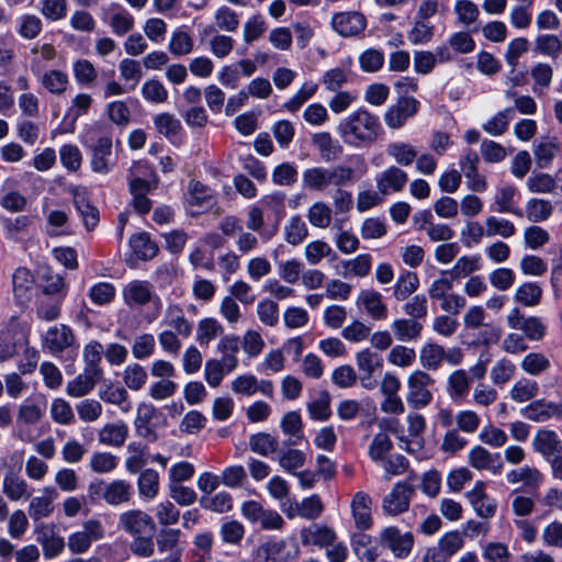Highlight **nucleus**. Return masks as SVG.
Returning <instances> with one entry per match:
<instances>
[{"label": "nucleus", "instance_id": "nucleus-21", "mask_svg": "<svg viewBox=\"0 0 562 562\" xmlns=\"http://www.w3.org/2000/svg\"><path fill=\"white\" fill-rule=\"evenodd\" d=\"M102 369L87 370L68 382L66 392L71 397H82L93 390L94 385L102 379Z\"/></svg>", "mask_w": 562, "mask_h": 562}, {"label": "nucleus", "instance_id": "nucleus-25", "mask_svg": "<svg viewBox=\"0 0 562 562\" xmlns=\"http://www.w3.org/2000/svg\"><path fill=\"white\" fill-rule=\"evenodd\" d=\"M37 541L42 546L43 554L46 559L58 557L67 546L64 538L54 532L53 528L42 526L37 531Z\"/></svg>", "mask_w": 562, "mask_h": 562}, {"label": "nucleus", "instance_id": "nucleus-40", "mask_svg": "<svg viewBox=\"0 0 562 562\" xmlns=\"http://www.w3.org/2000/svg\"><path fill=\"white\" fill-rule=\"evenodd\" d=\"M42 86L52 94H64L69 86L68 75L58 69H49L41 77Z\"/></svg>", "mask_w": 562, "mask_h": 562}, {"label": "nucleus", "instance_id": "nucleus-13", "mask_svg": "<svg viewBox=\"0 0 562 562\" xmlns=\"http://www.w3.org/2000/svg\"><path fill=\"white\" fill-rule=\"evenodd\" d=\"M468 462L476 470H486L493 474H499L504 467L499 453H492L482 446H474L470 450Z\"/></svg>", "mask_w": 562, "mask_h": 562}, {"label": "nucleus", "instance_id": "nucleus-8", "mask_svg": "<svg viewBox=\"0 0 562 562\" xmlns=\"http://www.w3.org/2000/svg\"><path fill=\"white\" fill-rule=\"evenodd\" d=\"M419 110V101L414 97H398L397 101L389 106L384 114V122L389 128L398 130L407 120Z\"/></svg>", "mask_w": 562, "mask_h": 562}, {"label": "nucleus", "instance_id": "nucleus-12", "mask_svg": "<svg viewBox=\"0 0 562 562\" xmlns=\"http://www.w3.org/2000/svg\"><path fill=\"white\" fill-rule=\"evenodd\" d=\"M507 324L513 329L522 330L530 340H540L546 334V326L539 317H524L517 307L509 312Z\"/></svg>", "mask_w": 562, "mask_h": 562}, {"label": "nucleus", "instance_id": "nucleus-5", "mask_svg": "<svg viewBox=\"0 0 562 562\" xmlns=\"http://www.w3.org/2000/svg\"><path fill=\"white\" fill-rule=\"evenodd\" d=\"M379 543L397 559H406L411 555L415 538L411 531H401L395 526H389L381 530Z\"/></svg>", "mask_w": 562, "mask_h": 562}, {"label": "nucleus", "instance_id": "nucleus-16", "mask_svg": "<svg viewBox=\"0 0 562 562\" xmlns=\"http://www.w3.org/2000/svg\"><path fill=\"white\" fill-rule=\"evenodd\" d=\"M372 499L369 494L364 492H357L351 501V513L357 529L363 531L368 530L373 525L371 515Z\"/></svg>", "mask_w": 562, "mask_h": 562}, {"label": "nucleus", "instance_id": "nucleus-17", "mask_svg": "<svg viewBox=\"0 0 562 562\" xmlns=\"http://www.w3.org/2000/svg\"><path fill=\"white\" fill-rule=\"evenodd\" d=\"M408 181L407 173L397 166H391L376 178V187L382 195L400 192Z\"/></svg>", "mask_w": 562, "mask_h": 562}, {"label": "nucleus", "instance_id": "nucleus-59", "mask_svg": "<svg viewBox=\"0 0 562 562\" xmlns=\"http://www.w3.org/2000/svg\"><path fill=\"white\" fill-rule=\"evenodd\" d=\"M251 451L267 457L278 450V440L268 432H258L249 438Z\"/></svg>", "mask_w": 562, "mask_h": 562}, {"label": "nucleus", "instance_id": "nucleus-32", "mask_svg": "<svg viewBox=\"0 0 562 562\" xmlns=\"http://www.w3.org/2000/svg\"><path fill=\"white\" fill-rule=\"evenodd\" d=\"M471 385V378L468 372L460 369L453 371L447 381V391L451 400L453 401H462L464 400L469 392Z\"/></svg>", "mask_w": 562, "mask_h": 562}, {"label": "nucleus", "instance_id": "nucleus-51", "mask_svg": "<svg viewBox=\"0 0 562 562\" xmlns=\"http://www.w3.org/2000/svg\"><path fill=\"white\" fill-rule=\"evenodd\" d=\"M139 495L153 499L159 491V475L154 469L143 471L137 480Z\"/></svg>", "mask_w": 562, "mask_h": 562}, {"label": "nucleus", "instance_id": "nucleus-6", "mask_svg": "<svg viewBox=\"0 0 562 562\" xmlns=\"http://www.w3.org/2000/svg\"><path fill=\"white\" fill-rule=\"evenodd\" d=\"M117 527L132 538L146 533L153 535L156 529L153 517L142 509H128L121 513Z\"/></svg>", "mask_w": 562, "mask_h": 562}, {"label": "nucleus", "instance_id": "nucleus-18", "mask_svg": "<svg viewBox=\"0 0 562 562\" xmlns=\"http://www.w3.org/2000/svg\"><path fill=\"white\" fill-rule=\"evenodd\" d=\"M58 497V492L54 486H45L41 496H35L29 504V515L32 520L37 521L49 517L54 512V501Z\"/></svg>", "mask_w": 562, "mask_h": 562}, {"label": "nucleus", "instance_id": "nucleus-53", "mask_svg": "<svg viewBox=\"0 0 562 562\" xmlns=\"http://www.w3.org/2000/svg\"><path fill=\"white\" fill-rule=\"evenodd\" d=\"M530 76L535 82L532 90L540 95L544 89L550 87L553 69L549 64L538 63L531 68Z\"/></svg>", "mask_w": 562, "mask_h": 562}, {"label": "nucleus", "instance_id": "nucleus-29", "mask_svg": "<svg viewBox=\"0 0 562 562\" xmlns=\"http://www.w3.org/2000/svg\"><path fill=\"white\" fill-rule=\"evenodd\" d=\"M2 492L11 502L29 499L32 495L29 483L20 475L12 473L3 477Z\"/></svg>", "mask_w": 562, "mask_h": 562}, {"label": "nucleus", "instance_id": "nucleus-35", "mask_svg": "<svg viewBox=\"0 0 562 562\" xmlns=\"http://www.w3.org/2000/svg\"><path fill=\"white\" fill-rule=\"evenodd\" d=\"M470 502L476 514L483 518L494 516L496 512L495 502L484 492L483 483H477L475 488L469 493Z\"/></svg>", "mask_w": 562, "mask_h": 562}, {"label": "nucleus", "instance_id": "nucleus-34", "mask_svg": "<svg viewBox=\"0 0 562 562\" xmlns=\"http://www.w3.org/2000/svg\"><path fill=\"white\" fill-rule=\"evenodd\" d=\"M223 333L224 327L216 318L205 317L198 323L195 340L201 347H205Z\"/></svg>", "mask_w": 562, "mask_h": 562}, {"label": "nucleus", "instance_id": "nucleus-39", "mask_svg": "<svg viewBox=\"0 0 562 562\" xmlns=\"http://www.w3.org/2000/svg\"><path fill=\"white\" fill-rule=\"evenodd\" d=\"M239 338L235 335L222 337L217 345V350L223 355L222 360H224L227 372H232L238 366L236 353L239 350Z\"/></svg>", "mask_w": 562, "mask_h": 562}, {"label": "nucleus", "instance_id": "nucleus-60", "mask_svg": "<svg viewBox=\"0 0 562 562\" xmlns=\"http://www.w3.org/2000/svg\"><path fill=\"white\" fill-rule=\"evenodd\" d=\"M514 109L507 108L483 124V130L493 136H499L508 130L509 121L513 119Z\"/></svg>", "mask_w": 562, "mask_h": 562}, {"label": "nucleus", "instance_id": "nucleus-26", "mask_svg": "<svg viewBox=\"0 0 562 562\" xmlns=\"http://www.w3.org/2000/svg\"><path fill=\"white\" fill-rule=\"evenodd\" d=\"M128 436V427L124 422L108 423L98 431V441L103 446L122 447Z\"/></svg>", "mask_w": 562, "mask_h": 562}, {"label": "nucleus", "instance_id": "nucleus-52", "mask_svg": "<svg viewBox=\"0 0 562 562\" xmlns=\"http://www.w3.org/2000/svg\"><path fill=\"white\" fill-rule=\"evenodd\" d=\"M533 50L557 58L562 52V41L554 34H541L535 40Z\"/></svg>", "mask_w": 562, "mask_h": 562}, {"label": "nucleus", "instance_id": "nucleus-61", "mask_svg": "<svg viewBox=\"0 0 562 562\" xmlns=\"http://www.w3.org/2000/svg\"><path fill=\"white\" fill-rule=\"evenodd\" d=\"M308 235V229L301 216H292L284 227V238L291 245L301 244Z\"/></svg>", "mask_w": 562, "mask_h": 562}, {"label": "nucleus", "instance_id": "nucleus-55", "mask_svg": "<svg viewBox=\"0 0 562 562\" xmlns=\"http://www.w3.org/2000/svg\"><path fill=\"white\" fill-rule=\"evenodd\" d=\"M142 97L151 103H165L168 100V90L158 79L146 80L140 89Z\"/></svg>", "mask_w": 562, "mask_h": 562}, {"label": "nucleus", "instance_id": "nucleus-36", "mask_svg": "<svg viewBox=\"0 0 562 562\" xmlns=\"http://www.w3.org/2000/svg\"><path fill=\"white\" fill-rule=\"evenodd\" d=\"M507 481L512 484L521 482L526 487L533 490L542 484L543 475L537 468L525 465L508 472Z\"/></svg>", "mask_w": 562, "mask_h": 562}, {"label": "nucleus", "instance_id": "nucleus-50", "mask_svg": "<svg viewBox=\"0 0 562 562\" xmlns=\"http://www.w3.org/2000/svg\"><path fill=\"white\" fill-rule=\"evenodd\" d=\"M542 297V289L535 282H525L515 292L514 299L524 306H536Z\"/></svg>", "mask_w": 562, "mask_h": 562}, {"label": "nucleus", "instance_id": "nucleus-41", "mask_svg": "<svg viewBox=\"0 0 562 562\" xmlns=\"http://www.w3.org/2000/svg\"><path fill=\"white\" fill-rule=\"evenodd\" d=\"M328 169L325 167H312L302 175L303 186L311 191L323 192L328 189Z\"/></svg>", "mask_w": 562, "mask_h": 562}, {"label": "nucleus", "instance_id": "nucleus-20", "mask_svg": "<svg viewBox=\"0 0 562 562\" xmlns=\"http://www.w3.org/2000/svg\"><path fill=\"white\" fill-rule=\"evenodd\" d=\"M75 341L72 329L64 324L50 327L44 337V345L52 353H59Z\"/></svg>", "mask_w": 562, "mask_h": 562}, {"label": "nucleus", "instance_id": "nucleus-33", "mask_svg": "<svg viewBox=\"0 0 562 562\" xmlns=\"http://www.w3.org/2000/svg\"><path fill=\"white\" fill-rule=\"evenodd\" d=\"M386 155L393 159L398 166H409L417 158V149L409 143L392 142L386 146Z\"/></svg>", "mask_w": 562, "mask_h": 562}, {"label": "nucleus", "instance_id": "nucleus-28", "mask_svg": "<svg viewBox=\"0 0 562 562\" xmlns=\"http://www.w3.org/2000/svg\"><path fill=\"white\" fill-rule=\"evenodd\" d=\"M533 448L546 458L562 454V441L558 435L549 429H541L533 439Z\"/></svg>", "mask_w": 562, "mask_h": 562}, {"label": "nucleus", "instance_id": "nucleus-24", "mask_svg": "<svg viewBox=\"0 0 562 562\" xmlns=\"http://www.w3.org/2000/svg\"><path fill=\"white\" fill-rule=\"evenodd\" d=\"M134 494L133 485L125 480H114L104 484L102 497L109 505L119 506L128 503Z\"/></svg>", "mask_w": 562, "mask_h": 562}, {"label": "nucleus", "instance_id": "nucleus-57", "mask_svg": "<svg viewBox=\"0 0 562 562\" xmlns=\"http://www.w3.org/2000/svg\"><path fill=\"white\" fill-rule=\"evenodd\" d=\"M356 363L361 373L373 374L383 367V359L379 353L366 348L357 352Z\"/></svg>", "mask_w": 562, "mask_h": 562}, {"label": "nucleus", "instance_id": "nucleus-3", "mask_svg": "<svg viewBox=\"0 0 562 562\" xmlns=\"http://www.w3.org/2000/svg\"><path fill=\"white\" fill-rule=\"evenodd\" d=\"M47 402L43 395L26 398L19 405L15 417V436L20 440L25 442H30L32 440L27 428L42 422Z\"/></svg>", "mask_w": 562, "mask_h": 562}, {"label": "nucleus", "instance_id": "nucleus-45", "mask_svg": "<svg viewBox=\"0 0 562 562\" xmlns=\"http://www.w3.org/2000/svg\"><path fill=\"white\" fill-rule=\"evenodd\" d=\"M74 203L80 213L83 224L88 231H92L99 223V211L86 198L85 194L76 192Z\"/></svg>", "mask_w": 562, "mask_h": 562}, {"label": "nucleus", "instance_id": "nucleus-43", "mask_svg": "<svg viewBox=\"0 0 562 562\" xmlns=\"http://www.w3.org/2000/svg\"><path fill=\"white\" fill-rule=\"evenodd\" d=\"M130 245L136 256L142 260H150L158 254V246L147 233H139L132 236Z\"/></svg>", "mask_w": 562, "mask_h": 562}, {"label": "nucleus", "instance_id": "nucleus-23", "mask_svg": "<svg viewBox=\"0 0 562 562\" xmlns=\"http://www.w3.org/2000/svg\"><path fill=\"white\" fill-rule=\"evenodd\" d=\"M106 22L116 36L128 34L135 25L134 16L124 7L115 3L110 7Z\"/></svg>", "mask_w": 562, "mask_h": 562}, {"label": "nucleus", "instance_id": "nucleus-7", "mask_svg": "<svg viewBox=\"0 0 562 562\" xmlns=\"http://www.w3.org/2000/svg\"><path fill=\"white\" fill-rule=\"evenodd\" d=\"M415 490L407 481L397 482L382 501V509L389 516H397L408 510Z\"/></svg>", "mask_w": 562, "mask_h": 562}, {"label": "nucleus", "instance_id": "nucleus-14", "mask_svg": "<svg viewBox=\"0 0 562 562\" xmlns=\"http://www.w3.org/2000/svg\"><path fill=\"white\" fill-rule=\"evenodd\" d=\"M521 414L529 420L536 423L547 422L550 418H562V403L535 401L521 409Z\"/></svg>", "mask_w": 562, "mask_h": 562}, {"label": "nucleus", "instance_id": "nucleus-1", "mask_svg": "<svg viewBox=\"0 0 562 562\" xmlns=\"http://www.w3.org/2000/svg\"><path fill=\"white\" fill-rule=\"evenodd\" d=\"M337 132L345 144L363 147L375 143L383 128L378 115L366 108H358L339 122Z\"/></svg>", "mask_w": 562, "mask_h": 562}, {"label": "nucleus", "instance_id": "nucleus-19", "mask_svg": "<svg viewBox=\"0 0 562 562\" xmlns=\"http://www.w3.org/2000/svg\"><path fill=\"white\" fill-rule=\"evenodd\" d=\"M91 169L101 175H106L112 168L110 156L112 154V139L109 136H101L91 148Z\"/></svg>", "mask_w": 562, "mask_h": 562}, {"label": "nucleus", "instance_id": "nucleus-44", "mask_svg": "<svg viewBox=\"0 0 562 562\" xmlns=\"http://www.w3.org/2000/svg\"><path fill=\"white\" fill-rule=\"evenodd\" d=\"M526 216L532 223L547 221L553 213V205L549 200L532 198L526 203Z\"/></svg>", "mask_w": 562, "mask_h": 562}, {"label": "nucleus", "instance_id": "nucleus-11", "mask_svg": "<svg viewBox=\"0 0 562 562\" xmlns=\"http://www.w3.org/2000/svg\"><path fill=\"white\" fill-rule=\"evenodd\" d=\"M300 538L304 547L312 546L325 549L338 539V535L333 527L314 522L301 529Z\"/></svg>", "mask_w": 562, "mask_h": 562}, {"label": "nucleus", "instance_id": "nucleus-2", "mask_svg": "<svg viewBox=\"0 0 562 562\" xmlns=\"http://www.w3.org/2000/svg\"><path fill=\"white\" fill-rule=\"evenodd\" d=\"M436 380L422 369L412 371L406 379V402L413 409L427 407L434 400Z\"/></svg>", "mask_w": 562, "mask_h": 562}, {"label": "nucleus", "instance_id": "nucleus-63", "mask_svg": "<svg viewBox=\"0 0 562 562\" xmlns=\"http://www.w3.org/2000/svg\"><path fill=\"white\" fill-rule=\"evenodd\" d=\"M307 411L312 419H328L331 415L329 393L326 391L321 392L316 398L307 404Z\"/></svg>", "mask_w": 562, "mask_h": 562}, {"label": "nucleus", "instance_id": "nucleus-49", "mask_svg": "<svg viewBox=\"0 0 562 562\" xmlns=\"http://www.w3.org/2000/svg\"><path fill=\"white\" fill-rule=\"evenodd\" d=\"M193 47V38L182 29H178L172 33L168 44L169 52L176 57L189 55L192 53Z\"/></svg>", "mask_w": 562, "mask_h": 562}, {"label": "nucleus", "instance_id": "nucleus-27", "mask_svg": "<svg viewBox=\"0 0 562 562\" xmlns=\"http://www.w3.org/2000/svg\"><path fill=\"white\" fill-rule=\"evenodd\" d=\"M34 283V277L29 269L24 267L15 269L12 277V285L18 304H24L30 300Z\"/></svg>", "mask_w": 562, "mask_h": 562}, {"label": "nucleus", "instance_id": "nucleus-9", "mask_svg": "<svg viewBox=\"0 0 562 562\" xmlns=\"http://www.w3.org/2000/svg\"><path fill=\"white\" fill-rule=\"evenodd\" d=\"M331 27L342 37L358 36L367 27L366 16L358 11L335 13L330 21Z\"/></svg>", "mask_w": 562, "mask_h": 562}, {"label": "nucleus", "instance_id": "nucleus-38", "mask_svg": "<svg viewBox=\"0 0 562 562\" xmlns=\"http://www.w3.org/2000/svg\"><path fill=\"white\" fill-rule=\"evenodd\" d=\"M371 542V536L363 532L351 536L352 550L361 562H375L378 560L379 551L376 548L370 547Z\"/></svg>", "mask_w": 562, "mask_h": 562}, {"label": "nucleus", "instance_id": "nucleus-62", "mask_svg": "<svg viewBox=\"0 0 562 562\" xmlns=\"http://www.w3.org/2000/svg\"><path fill=\"white\" fill-rule=\"evenodd\" d=\"M154 124L157 132L168 138L177 136L182 128L180 120L167 112L157 114Z\"/></svg>", "mask_w": 562, "mask_h": 562}, {"label": "nucleus", "instance_id": "nucleus-31", "mask_svg": "<svg viewBox=\"0 0 562 562\" xmlns=\"http://www.w3.org/2000/svg\"><path fill=\"white\" fill-rule=\"evenodd\" d=\"M164 323L180 336L189 337L192 333V324L186 318L184 312L179 304L168 305Z\"/></svg>", "mask_w": 562, "mask_h": 562}, {"label": "nucleus", "instance_id": "nucleus-42", "mask_svg": "<svg viewBox=\"0 0 562 562\" xmlns=\"http://www.w3.org/2000/svg\"><path fill=\"white\" fill-rule=\"evenodd\" d=\"M445 358V348L436 342L426 344L419 351V361L426 370H438Z\"/></svg>", "mask_w": 562, "mask_h": 562}, {"label": "nucleus", "instance_id": "nucleus-37", "mask_svg": "<svg viewBox=\"0 0 562 562\" xmlns=\"http://www.w3.org/2000/svg\"><path fill=\"white\" fill-rule=\"evenodd\" d=\"M313 145L318 149L321 157L325 161L336 159L342 151L341 145L334 140L327 132L316 133L312 137Z\"/></svg>", "mask_w": 562, "mask_h": 562}, {"label": "nucleus", "instance_id": "nucleus-56", "mask_svg": "<svg viewBox=\"0 0 562 562\" xmlns=\"http://www.w3.org/2000/svg\"><path fill=\"white\" fill-rule=\"evenodd\" d=\"M148 374L144 367L138 363L128 364L123 372V381L132 391L142 390L147 383Z\"/></svg>", "mask_w": 562, "mask_h": 562}, {"label": "nucleus", "instance_id": "nucleus-58", "mask_svg": "<svg viewBox=\"0 0 562 562\" xmlns=\"http://www.w3.org/2000/svg\"><path fill=\"white\" fill-rule=\"evenodd\" d=\"M485 226L486 237L501 236L503 238H509L516 233V227L513 222L496 216L486 217Z\"/></svg>", "mask_w": 562, "mask_h": 562}, {"label": "nucleus", "instance_id": "nucleus-48", "mask_svg": "<svg viewBox=\"0 0 562 562\" xmlns=\"http://www.w3.org/2000/svg\"><path fill=\"white\" fill-rule=\"evenodd\" d=\"M328 169V187L334 186L336 189H342L356 182L358 177L353 168L346 165H336Z\"/></svg>", "mask_w": 562, "mask_h": 562}, {"label": "nucleus", "instance_id": "nucleus-47", "mask_svg": "<svg viewBox=\"0 0 562 562\" xmlns=\"http://www.w3.org/2000/svg\"><path fill=\"white\" fill-rule=\"evenodd\" d=\"M419 286V279L416 272L406 271L402 273L393 290V296L396 301H404L413 294Z\"/></svg>", "mask_w": 562, "mask_h": 562}, {"label": "nucleus", "instance_id": "nucleus-22", "mask_svg": "<svg viewBox=\"0 0 562 562\" xmlns=\"http://www.w3.org/2000/svg\"><path fill=\"white\" fill-rule=\"evenodd\" d=\"M357 304L362 306L367 314L375 321H382L387 317V307L383 303L382 294L376 290L366 289L360 291Z\"/></svg>", "mask_w": 562, "mask_h": 562}, {"label": "nucleus", "instance_id": "nucleus-10", "mask_svg": "<svg viewBox=\"0 0 562 562\" xmlns=\"http://www.w3.org/2000/svg\"><path fill=\"white\" fill-rule=\"evenodd\" d=\"M123 299L128 306H143L153 302L158 308L161 301L153 291V285L148 281L134 280L128 282L123 289Z\"/></svg>", "mask_w": 562, "mask_h": 562}, {"label": "nucleus", "instance_id": "nucleus-4", "mask_svg": "<svg viewBox=\"0 0 562 562\" xmlns=\"http://www.w3.org/2000/svg\"><path fill=\"white\" fill-rule=\"evenodd\" d=\"M105 537L103 524L95 518H90L81 522L80 529L71 532L67 538V548L74 555L87 553L93 542L100 541Z\"/></svg>", "mask_w": 562, "mask_h": 562}, {"label": "nucleus", "instance_id": "nucleus-46", "mask_svg": "<svg viewBox=\"0 0 562 562\" xmlns=\"http://www.w3.org/2000/svg\"><path fill=\"white\" fill-rule=\"evenodd\" d=\"M72 72L76 82L82 87L94 86L98 78V70L93 64L85 58L77 59L72 65Z\"/></svg>", "mask_w": 562, "mask_h": 562}, {"label": "nucleus", "instance_id": "nucleus-15", "mask_svg": "<svg viewBox=\"0 0 562 562\" xmlns=\"http://www.w3.org/2000/svg\"><path fill=\"white\" fill-rule=\"evenodd\" d=\"M128 184L135 211L139 214H147L151 209V201L147 198V194L157 188V180L146 181L135 177L130 179Z\"/></svg>", "mask_w": 562, "mask_h": 562}, {"label": "nucleus", "instance_id": "nucleus-54", "mask_svg": "<svg viewBox=\"0 0 562 562\" xmlns=\"http://www.w3.org/2000/svg\"><path fill=\"white\" fill-rule=\"evenodd\" d=\"M516 189L512 186L501 188L495 195V205L498 213H512L521 217L522 211L514 207Z\"/></svg>", "mask_w": 562, "mask_h": 562}, {"label": "nucleus", "instance_id": "nucleus-30", "mask_svg": "<svg viewBox=\"0 0 562 562\" xmlns=\"http://www.w3.org/2000/svg\"><path fill=\"white\" fill-rule=\"evenodd\" d=\"M423 324L412 318H396L391 324V329L398 341L417 340L423 331Z\"/></svg>", "mask_w": 562, "mask_h": 562}, {"label": "nucleus", "instance_id": "nucleus-64", "mask_svg": "<svg viewBox=\"0 0 562 562\" xmlns=\"http://www.w3.org/2000/svg\"><path fill=\"white\" fill-rule=\"evenodd\" d=\"M350 76V70L335 67L325 71L321 81L328 91L335 92L349 81Z\"/></svg>", "mask_w": 562, "mask_h": 562}]
</instances>
